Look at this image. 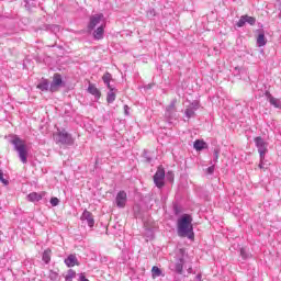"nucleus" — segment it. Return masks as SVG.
Masks as SVG:
<instances>
[{"instance_id": "2", "label": "nucleus", "mask_w": 281, "mask_h": 281, "mask_svg": "<svg viewBox=\"0 0 281 281\" xmlns=\"http://www.w3.org/2000/svg\"><path fill=\"white\" fill-rule=\"evenodd\" d=\"M11 144L14 145V148L19 154L20 161H22V164H27V155L30 150L27 149V144L25 143V140L14 135L13 138L11 139Z\"/></svg>"}, {"instance_id": "33", "label": "nucleus", "mask_w": 281, "mask_h": 281, "mask_svg": "<svg viewBox=\"0 0 281 281\" xmlns=\"http://www.w3.org/2000/svg\"><path fill=\"white\" fill-rule=\"evenodd\" d=\"M209 175H212L214 172V166H211L207 168Z\"/></svg>"}, {"instance_id": "13", "label": "nucleus", "mask_w": 281, "mask_h": 281, "mask_svg": "<svg viewBox=\"0 0 281 281\" xmlns=\"http://www.w3.org/2000/svg\"><path fill=\"white\" fill-rule=\"evenodd\" d=\"M88 93H90L91 95H93L97 100H100L102 93L100 92V90L95 87V85L89 83L88 87Z\"/></svg>"}, {"instance_id": "38", "label": "nucleus", "mask_w": 281, "mask_h": 281, "mask_svg": "<svg viewBox=\"0 0 281 281\" xmlns=\"http://www.w3.org/2000/svg\"><path fill=\"white\" fill-rule=\"evenodd\" d=\"M215 157H216V159L218 158V153H216Z\"/></svg>"}, {"instance_id": "7", "label": "nucleus", "mask_w": 281, "mask_h": 281, "mask_svg": "<svg viewBox=\"0 0 281 281\" xmlns=\"http://www.w3.org/2000/svg\"><path fill=\"white\" fill-rule=\"evenodd\" d=\"M61 87H63V77L60 76V74H55L53 77L50 87H49V91H52V93H54V92L58 91Z\"/></svg>"}, {"instance_id": "17", "label": "nucleus", "mask_w": 281, "mask_h": 281, "mask_svg": "<svg viewBox=\"0 0 281 281\" xmlns=\"http://www.w3.org/2000/svg\"><path fill=\"white\" fill-rule=\"evenodd\" d=\"M193 148L196 150H204V148H207V144L201 139H196L193 144Z\"/></svg>"}, {"instance_id": "5", "label": "nucleus", "mask_w": 281, "mask_h": 281, "mask_svg": "<svg viewBox=\"0 0 281 281\" xmlns=\"http://www.w3.org/2000/svg\"><path fill=\"white\" fill-rule=\"evenodd\" d=\"M255 145L258 149L260 159H265L267 153L269 151V143L265 142V139L260 136L255 138Z\"/></svg>"}, {"instance_id": "10", "label": "nucleus", "mask_w": 281, "mask_h": 281, "mask_svg": "<svg viewBox=\"0 0 281 281\" xmlns=\"http://www.w3.org/2000/svg\"><path fill=\"white\" fill-rule=\"evenodd\" d=\"M115 201H116V206L117 207H126V201H127L126 192L125 191H120L116 194Z\"/></svg>"}, {"instance_id": "12", "label": "nucleus", "mask_w": 281, "mask_h": 281, "mask_svg": "<svg viewBox=\"0 0 281 281\" xmlns=\"http://www.w3.org/2000/svg\"><path fill=\"white\" fill-rule=\"evenodd\" d=\"M65 265L66 267H78L80 265V262L78 261V257H76V255H69L66 259H65Z\"/></svg>"}, {"instance_id": "39", "label": "nucleus", "mask_w": 281, "mask_h": 281, "mask_svg": "<svg viewBox=\"0 0 281 281\" xmlns=\"http://www.w3.org/2000/svg\"><path fill=\"white\" fill-rule=\"evenodd\" d=\"M280 19H281V13L279 14Z\"/></svg>"}, {"instance_id": "30", "label": "nucleus", "mask_w": 281, "mask_h": 281, "mask_svg": "<svg viewBox=\"0 0 281 281\" xmlns=\"http://www.w3.org/2000/svg\"><path fill=\"white\" fill-rule=\"evenodd\" d=\"M0 181L1 183H3L4 186H8V180H5V178H3V171L0 170Z\"/></svg>"}, {"instance_id": "4", "label": "nucleus", "mask_w": 281, "mask_h": 281, "mask_svg": "<svg viewBox=\"0 0 281 281\" xmlns=\"http://www.w3.org/2000/svg\"><path fill=\"white\" fill-rule=\"evenodd\" d=\"M102 26H106V18H104V14L97 13L90 16L88 30L92 31L95 30V27Z\"/></svg>"}, {"instance_id": "26", "label": "nucleus", "mask_w": 281, "mask_h": 281, "mask_svg": "<svg viewBox=\"0 0 281 281\" xmlns=\"http://www.w3.org/2000/svg\"><path fill=\"white\" fill-rule=\"evenodd\" d=\"M246 19V23H248L249 25H256V18L254 16H249V15H244Z\"/></svg>"}, {"instance_id": "29", "label": "nucleus", "mask_w": 281, "mask_h": 281, "mask_svg": "<svg viewBox=\"0 0 281 281\" xmlns=\"http://www.w3.org/2000/svg\"><path fill=\"white\" fill-rule=\"evenodd\" d=\"M58 203H60V200H58V198L50 199V205H53V207H56V205H58Z\"/></svg>"}, {"instance_id": "21", "label": "nucleus", "mask_w": 281, "mask_h": 281, "mask_svg": "<svg viewBox=\"0 0 281 281\" xmlns=\"http://www.w3.org/2000/svg\"><path fill=\"white\" fill-rule=\"evenodd\" d=\"M42 260L46 263L49 265V261L52 260V250L47 249L43 252Z\"/></svg>"}, {"instance_id": "23", "label": "nucleus", "mask_w": 281, "mask_h": 281, "mask_svg": "<svg viewBox=\"0 0 281 281\" xmlns=\"http://www.w3.org/2000/svg\"><path fill=\"white\" fill-rule=\"evenodd\" d=\"M111 78H112V76L109 72H105L102 77V80H103L104 85H106L108 89H111Z\"/></svg>"}, {"instance_id": "22", "label": "nucleus", "mask_w": 281, "mask_h": 281, "mask_svg": "<svg viewBox=\"0 0 281 281\" xmlns=\"http://www.w3.org/2000/svg\"><path fill=\"white\" fill-rule=\"evenodd\" d=\"M106 101L109 102V104H112V102H115V91L112 87L108 92Z\"/></svg>"}, {"instance_id": "8", "label": "nucleus", "mask_w": 281, "mask_h": 281, "mask_svg": "<svg viewBox=\"0 0 281 281\" xmlns=\"http://www.w3.org/2000/svg\"><path fill=\"white\" fill-rule=\"evenodd\" d=\"M80 221L83 223H87L88 227H93L95 225V220H93V214L89 212L88 210H85Z\"/></svg>"}, {"instance_id": "35", "label": "nucleus", "mask_w": 281, "mask_h": 281, "mask_svg": "<svg viewBox=\"0 0 281 281\" xmlns=\"http://www.w3.org/2000/svg\"><path fill=\"white\" fill-rule=\"evenodd\" d=\"M125 115H128V105H124Z\"/></svg>"}, {"instance_id": "15", "label": "nucleus", "mask_w": 281, "mask_h": 281, "mask_svg": "<svg viewBox=\"0 0 281 281\" xmlns=\"http://www.w3.org/2000/svg\"><path fill=\"white\" fill-rule=\"evenodd\" d=\"M164 276H165L164 271L159 267L154 266L151 268V278H153V280H157V278H164Z\"/></svg>"}, {"instance_id": "11", "label": "nucleus", "mask_w": 281, "mask_h": 281, "mask_svg": "<svg viewBox=\"0 0 281 281\" xmlns=\"http://www.w3.org/2000/svg\"><path fill=\"white\" fill-rule=\"evenodd\" d=\"M45 191H42L40 193L32 192L27 195V201H30L31 203H38V201H41L43 196H45Z\"/></svg>"}, {"instance_id": "37", "label": "nucleus", "mask_w": 281, "mask_h": 281, "mask_svg": "<svg viewBox=\"0 0 281 281\" xmlns=\"http://www.w3.org/2000/svg\"><path fill=\"white\" fill-rule=\"evenodd\" d=\"M188 272L192 273V267H189Z\"/></svg>"}, {"instance_id": "6", "label": "nucleus", "mask_w": 281, "mask_h": 281, "mask_svg": "<svg viewBox=\"0 0 281 281\" xmlns=\"http://www.w3.org/2000/svg\"><path fill=\"white\" fill-rule=\"evenodd\" d=\"M166 179V171L162 169V167H158L155 176H154V182L157 188H164V180Z\"/></svg>"}, {"instance_id": "16", "label": "nucleus", "mask_w": 281, "mask_h": 281, "mask_svg": "<svg viewBox=\"0 0 281 281\" xmlns=\"http://www.w3.org/2000/svg\"><path fill=\"white\" fill-rule=\"evenodd\" d=\"M257 45L258 47H265L267 45V37H265V32L260 31L257 36Z\"/></svg>"}, {"instance_id": "14", "label": "nucleus", "mask_w": 281, "mask_h": 281, "mask_svg": "<svg viewBox=\"0 0 281 281\" xmlns=\"http://www.w3.org/2000/svg\"><path fill=\"white\" fill-rule=\"evenodd\" d=\"M106 29V26H98L97 30H94L93 32V38L95 41H102V38H104V30Z\"/></svg>"}, {"instance_id": "19", "label": "nucleus", "mask_w": 281, "mask_h": 281, "mask_svg": "<svg viewBox=\"0 0 281 281\" xmlns=\"http://www.w3.org/2000/svg\"><path fill=\"white\" fill-rule=\"evenodd\" d=\"M37 89L41 91H48L49 90V81L47 79H43L38 85Z\"/></svg>"}, {"instance_id": "31", "label": "nucleus", "mask_w": 281, "mask_h": 281, "mask_svg": "<svg viewBox=\"0 0 281 281\" xmlns=\"http://www.w3.org/2000/svg\"><path fill=\"white\" fill-rule=\"evenodd\" d=\"M193 111H196V109H199V102H193L191 103V108Z\"/></svg>"}, {"instance_id": "27", "label": "nucleus", "mask_w": 281, "mask_h": 281, "mask_svg": "<svg viewBox=\"0 0 281 281\" xmlns=\"http://www.w3.org/2000/svg\"><path fill=\"white\" fill-rule=\"evenodd\" d=\"M245 23H247L245 15H241L239 21L237 22V27H244Z\"/></svg>"}, {"instance_id": "18", "label": "nucleus", "mask_w": 281, "mask_h": 281, "mask_svg": "<svg viewBox=\"0 0 281 281\" xmlns=\"http://www.w3.org/2000/svg\"><path fill=\"white\" fill-rule=\"evenodd\" d=\"M176 104H177V102L176 101H172L168 106H167V109H166V116L167 117H171L172 116V114L175 113V111H176Z\"/></svg>"}, {"instance_id": "3", "label": "nucleus", "mask_w": 281, "mask_h": 281, "mask_svg": "<svg viewBox=\"0 0 281 281\" xmlns=\"http://www.w3.org/2000/svg\"><path fill=\"white\" fill-rule=\"evenodd\" d=\"M54 140L56 144H63L64 146H74V137L67 131H58L54 134Z\"/></svg>"}, {"instance_id": "28", "label": "nucleus", "mask_w": 281, "mask_h": 281, "mask_svg": "<svg viewBox=\"0 0 281 281\" xmlns=\"http://www.w3.org/2000/svg\"><path fill=\"white\" fill-rule=\"evenodd\" d=\"M187 117H193L194 116V110L192 108H189L186 110Z\"/></svg>"}, {"instance_id": "1", "label": "nucleus", "mask_w": 281, "mask_h": 281, "mask_svg": "<svg viewBox=\"0 0 281 281\" xmlns=\"http://www.w3.org/2000/svg\"><path fill=\"white\" fill-rule=\"evenodd\" d=\"M178 236L194 240V227L192 226V215L183 214L178 220Z\"/></svg>"}, {"instance_id": "20", "label": "nucleus", "mask_w": 281, "mask_h": 281, "mask_svg": "<svg viewBox=\"0 0 281 281\" xmlns=\"http://www.w3.org/2000/svg\"><path fill=\"white\" fill-rule=\"evenodd\" d=\"M268 100H269L270 104H272V106H274L276 109H281L280 99H277V98H273L272 95H269Z\"/></svg>"}, {"instance_id": "32", "label": "nucleus", "mask_w": 281, "mask_h": 281, "mask_svg": "<svg viewBox=\"0 0 281 281\" xmlns=\"http://www.w3.org/2000/svg\"><path fill=\"white\" fill-rule=\"evenodd\" d=\"M259 168H260V170H265V159H262V158H260Z\"/></svg>"}, {"instance_id": "9", "label": "nucleus", "mask_w": 281, "mask_h": 281, "mask_svg": "<svg viewBox=\"0 0 281 281\" xmlns=\"http://www.w3.org/2000/svg\"><path fill=\"white\" fill-rule=\"evenodd\" d=\"M186 262L183 249H180V257L177 259L175 265L176 273H183V265Z\"/></svg>"}, {"instance_id": "25", "label": "nucleus", "mask_w": 281, "mask_h": 281, "mask_svg": "<svg viewBox=\"0 0 281 281\" xmlns=\"http://www.w3.org/2000/svg\"><path fill=\"white\" fill-rule=\"evenodd\" d=\"M74 278H76V271L74 270H68L66 277H65V280L66 281H71L74 280Z\"/></svg>"}, {"instance_id": "24", "label": "nucleus", "mask_w": 281, "mask_h": 281, "mask_svg": "<svg viewBox=\"0 0 281 281\" xmlns=\"http://www.w3.org/2000/svg\"><path fill=\"white\" fill-rule=\"evenodd\" d=\"M48 278L52 280V281H58V271H54V270H50L49 271V274H48Z\"/></svg>"}, {"instance_id": "36", "label": "nucleus", "mask_w": 281, "mask_h": 281, "mask_svg": "<svg viewBox=\"0 0 281 281\" xmlns=\"http://www.w3.org/2000/svg\"><path fill=\"white\" fill-rule=\"evenodd\" d=\"M240 254H241L243 258H247V257L245 256V249H241V250H240Z\"/></svg>"}, {"instance_id": "34", "label": "nucleus", "mask_w": 281, "mask_h": 281, "mask_svg": "<svg viewBox=\"0 0 281 281\" xmlns=\"http://www.w3.org/2000/svg\"><path fill=\"white\" fill-rule=\"evenodd\" d=\"M80 281H89V279L85 278V274H80Z\"/></svg>"}]
</instances>
